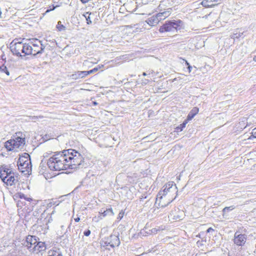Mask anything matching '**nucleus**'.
Instances as JSON below:
<instances>
[{
	"instance_id": "obj_24",
	"label": "nucleus",
	"mask_w": 256,
	"mask_h": 256,
	"mask_svg": "<svg viewBox=\"0 0 256 256\" xmlns=\"http://www.w3.org/2000/svg\"><path fill=\"white\" fill-rule=\"evenodd\" d=\"M56 28L58 31H64L66 30V27L62 24L60 21L58 22V24L56 25Z\"/></svg>"
},
{
	"instance_id": "obj_34",
	"label": "nucleus",
	"mask_w": 256,
	"mask_h": 256,
	"mask_svg": "<svg viewBox=\"0 0 256 256\" xmlns=\"http://www.w3.org/2000/svg\"><path fill=\"white\" fill-rule=\"evenodd\" d=\"M124 216V213L122 212H120L118 215L117 218L118 219L121 220Z\"/></svg>"
},
{
	"instance_id": "obj_36",
	"label": "nucleus",
	"mask_w": 256,
	"mask_h": 256,
	"mask_svg": "<svg viewBox=\"0 0 256 256\" xmlns=\"http://www.w3.org/2000/svg\"><path fill=\"white\" fill-rule=\"evenodd\" d=\"M253 118V116H251V117H249L248 118V120H250L249 122H247V124H246V126H249L250 124H252V122L250 121V120H252V118Z\"/></svg>"
},
{
	"instance_id": "obj_11",
	"label": "nucleus",
	"mask_w": 256,
	"mask_h": 256,
	"mask_svg": "<svg viewBox=\"0 0 256 256\" xmlns=\"http://www.w3.org/2000/svg\"><path fill=\"white\" fill-rule=\"evenodd\" d=\"M158 10L160 12L156 14L160 22L164 20L166 18L168 17L172 13V8H168L166 9H162L161 4L158 6Z\"/></svg>"
},
{
	"instance_id": "obj_12",
	"label": "nucleus",
	"mask_w": 256,
	"mask_h": 256,
	"mask_svg": "<svg viewBox=\"0 0 256 256\" xmlns=\"http://www.w3.org/2000/svg\"><path fill=\"white\" fill-rule=\"evenodd\" d=\"M246 238V235L240 234L238 232L234 234V243L238 246H242L244 244Z\"/></svg>"
},
{
	"instance_id": "obj_7",
	"label": "nucleus",
	"mask_w": 256,
	"mask_h": 256,
	"mask_svg": "<svg viewBox=\"0 0 256 256\" xmlns=\"http://www.w3.org/2000/svg\"><path fill=\"white\" fill-rule=\"evenodd\" d=\"M26 156H20L18 162V166L19 170L22 172L31 170L32 164L30 156L26 154Z\"/></svg>"
},
{
	"instance_id": "obj_29",
	"label": "nucleus",
	"mask_w": 256,
	"mask_h": 256,
	"mask_svg": "<svg viewBox=\"0 0 256 256\" xmlns=\"http://www.w3.org/2000/svg\"><path fill=\"white\" fill-rule=\"evenodd\" d=\"M102 214H99V216L98 217L95 216V217L93 218L92 220H94V222H98L100 220H102Z\"/></svg>"
},
{
	"instance_id": "obj_40",
	"label": "nucleus",
	"mask_w": 256,
	"mask_h": 256,
	"mask_svg": "<svg viewBox=\"0 0 256 256\" xmlns=\"http://www.w3.org/2000/svg\"><path fill=\"white\" fill-rule=\"evenodd\" d=\"M56 6H53L52 7V8H51L50 10H48L46 11V12H50V10H54L55 8H56Z\"/></svg>"
},
{
	"instance_id": "obj_44",
	"label": "nucleus",
	"mask_w": 256,
	"mask_h": 256,
	"mask_svg": "<svg viewBox=\"0 0 256 256\" xmlns=\"http://www.w3.org/2000/svg\"><path fill=\"white\" fill-rule=\"evenodd\" d=\"M253 60L254 61L256 62V55L254 57Z\"/></svg>"
},
{
	"instance_id": "obj_9",
	"label": "nucleus",
	"mask_w": 256,
	"mask_h": 256,
	"mask_svg": "<svg viewBox=\"0 0 256 256\" xmlns=\"http://www.w3.org/2000/svg\"><path fill=\"white\" fill-rule=\"evenodd\" d=\"M172 201V198H168L167 196L159 192L156 196L155 205L158 208H164Z\"/></svg>"
},
{
	"instance_id": "obj_10",
	"label": "nucleus",
	"mask_w": 256,
	"mask_h": 256,
	"mask_svg": "<svg viewBox=\"0 0 256 256\" xmlns=\"http://www.w3.org/2000/svg\"><path fill=\"white\" fill-rule=\"evenodd\" d=\"M104 246H110L112 248L118 246L120 244V240L118 236L116 235H111L104 242Z\"/></svg>"
},
{
	"instance_id": "obj_26",
	"label": "nucleus",
	"mask_w": 256,
	"mask_h": 256,
	"mask_svg": "<svg viewBox=\"0 0 256 256\" xmlns=\"http://www.w3.org/2000/svg\"><path fill=\"white\" fill-rule=\"evenodd\" d=\"M0 71L6 73L7 76L10 75V72L8 70L7 68L4 64L2 66H0Z\"/></svg>"
},
{
	"instance_id": "obj_13",
	"label": "nucleus",
	"mask_w": 256,
	"mask_h": 256,
	"mask_svg": "<svg viewBox=\"0 0 256 256\" xmlns=\"http://www.w3.org/2000/svg\"><path fill=\"white\" fill-rule=\"evenodd\" d=\"M37 242V240L35 236H28L23 244L27 247L28 249L30 251V249H32V246H34Z\"/></svg>"
},
{
	"instance_id": "obj_32",
	"label": "nucleus",
	"mask_w": 256,
	"mask_h": 256,
	"mask_svg": "<svg viewBox=\"0 0 256 256\" xmlns=\"http://www.w3.org/2000/svg\"><path fill=\"white\" fill-rule=\"evenodd\" d=\"M98 68H95L90 70L87 71V73L88 74H89L94 73V72H96V71H98Z\"/></svg>"
},
{
	"instance_id": "obj_1",
	"label": "nucleus",
	"mask_w": 256,
	"mask_h": 256,
	"mask_svg": "<svg viewBox=\"0 0 256 256\" xmlns=\"http://www.w3.org/2000/svg\"><path fill=\"white\" fill-rule=\"evenodd\" d=\"M84 162L82 156L77 151L69 149L51 156L47 162L50 170L60 171L68 169L76 170Z\"/></svg>"
},
{
	"instance_id": "obj_16",
	"label": "nucleus",
	"mask_w": 256,
	"mask_h": 256,
	"mask_svg": "<svg viewBox=\"0 0 256 256\" xmlns=\"http://www.w3.org/2000/svg\"><path fill=\"white\" fill-rule=\"evenodd\" d=\"M178 213H182V212L178 208H175L170 212L168 218L172 220H180V216Z\"/></svg>"
},
{
	"instance_id": "obj_30",
	"label": "nucleus",
	"mask_w": 256,
	"mask_h": 256,
	"mask_svg": "<svg viewBox=\"0 0 256 256\" xmlns=\"http://www.w3.org/2000/svg\"><path fill=\"white\" fill-rule=\"evenodd\" d=\"M20 198H24L25 200H26L28 202H30L31 200H32V198H26L24 194L20 195Z\"/></svg>"
},
{
	"instance_id": "obj_17",
	"label": "nucleus",
	"mask_w": 256,
	"mask_h": 256,
	"mask_svg": "<svg viewBox=\"0 0 256 256\" xmlns=\"http://www.w3.org/2000/svg\"><path fill=\"white\" fill-rule=\"evenodd\" d=\"M146 22L150 26H154L160 22L156 14L153 16L146 20Z\"/></svg>"
},
{
	"instance_id": "obj_14",
	"label": "nucleus",
	"mask_w": 256,
	"mask_h": 256,
	"mask_svg": "<svg viewBox=\"0 0 256 256\" xmlns=\"http://www.w3.org/2000/svg\"><path fill=\"white\" fill-rule=\"evenodd\" d=\"M46 249V246L44 242H37L36 244L32 248V249H30V252L38 254L40 252L45 250Z\"/></svg>"
},
{
	"instance_id": "obj_2",
	"label": "nucleus",
	"mask_w": 256,
	"mask_h": 256,
	"mask_svg": "<svg viewBox=\"0 0 256 256\" xmlns=\"http://www.w3.org/2000/svg\"><path fill=\"white\" fill-rule=\"evenodd\" d=\"M26 140L22 137V134L20 132L16 134L12 139L5 142V148L8 151L15 150L17 148H22L25 144Z\"/></svg>"
},
{
	"instance_id": "obj_45",
	"label": "nucleus",
	"mask_w": 256,
	"mask_h": 256,
	"mask_svg": "<svg viewBox=\"0 0 256 256\" xmlns=\"http://www.w3.org/2000/svg\"><path fill=\"white\" fill-rule=\"evenodd\" d=\"M88 62V61H87V60H85V61L84 62V64H86V63H87Z\"/></svg>"
},
{
	"instance_id": "obj_23",
	"label": "nucleus",
	"mask_w": 256,
	"mask_h": 256,
	"mask_svg": "<svg viewBox=\"0 0 256 256\" xmlns=\"http://www.w3.org/2000/svg\"><path fill=\"white\" fill-rule=\"evenodd\" d=\"M188 121L186 120L182 124H180L176 128V132H180L183 130V128L186 127Z\"/></svg>"
},
{
	"instance_id": "obj_37",
	"label": "nucleus",
	"mask_w": 256,
	"mask_h": 256,
	"mask_svg": "<svg viewBox=\"0 0 256 256\" xmlns=\"http://www.w3.org/2000/svg\"><path fill=\"white\" fill-rule=\"evenodd\" d=\"M152 72H153V71L150 72H148V74H147V73H146V72H144L142 73V75H143L144 76H146L150 75V72H151V73H152Z\"/></svg>"
},
{
	"instance_id": "obj_20",
	"label": "nucleus",
	"mask_w": 256,
	"mask_h": 256,
	"mask_svg": "<svg viewBox=\"0 0 256 256\" xmlns=\"http://www.w3.org/2000/svg\"><path fill=\"white\" fill-rule=\"evenodd\" d=\"M198 108L194 107L188 114L186 120L188 122L191 120L198 112Z\"/></svg>"
},
{
	"instance_id": "obj_39",
	"label": "nucleus",
	"mask_w": 256,
	"mask_h": 256,
	"mask_svg": "<svg viewBox=\"0 0 256 256\" xmlns=\"http://www.w3.org/2000/svg\"><path fill=\"white\" fill-rule=\"evenodd\" d=\"M212 230H214L212 228H210L207 230L206 232H210Z\"/></svg>"
},
{
	"instance_id": "obj_18",
	"label": "nucleus",
	"mask_w": 256,
	"mask_h": 256,
	"mask_svg": "<svg viewBox=\"0 0 256 256\" xmlns=\"http://www.w3.org/2000/svg\"><path fill=\"white\" fill-rule=\"evenodd\" d=\"M88 75L87 71H78L75 74H72L71 77L72 79L76 80L80 78H83Z\"/></svg>"
},
{
	"instance_id": "obj_47",
	"label": "nucleus",
	"mask_w": 256,
	"mask_h": 256,
	"mask_svg": "<svg viewBox=\"0 0 256 256\" xmlns=\"http://www.w3.org/2000/svg\"><path fill=\"white\" fill-rule=\"evenodd\" d=\"M122 57L124 58L123 59L126 58V56H122Z\"/></svg>"
},
{
	"instance_id": "obj_4",
	"label": "nucleus",
	"mask_w": 256,
	"mask_h": 256,
	"mask_svg": "<svg viewBox=\"0 0 256 256\" xmlns=\"http://www.w3.org/2000/svg\"><path fill=\"white\" fill-rule=\"evenodd\" d=\"M0 178L3 182L10 186L14 184L18 181L16 174L8 168H2L0 170Z\"/></svg>"
},
{
	"instance_id": "obj_42",
	"label": "nucleus",
	"mask_w": 256,
	"mask_h": 256,
	"mask_svg": "<svg viewBox=\"0 0 256 256\" xmlns=\"http://www.w3.org/2000/svg\"><path fill=\"white\" fill-rule=\"evenodd\" d=\"M74 220L76 222H78L80 220V218H74Z\"/></svg>"
},
{
	"instance_id": "obj_6",
	"label": "nucleus",
	"mask_w": 256,
	"mask_h": 256,
	"mask_svg": "<svg viewBox=\"0 0 256 256\" xmlns=\"http://www.w3.org/2000/svg\"><path fill=\"white\" fill-rule=\"evenodd\" d=\"M27 44L29 48L28 51H30L28 52V55L33 54L36 56L37 54H41L44 48L41 44V42L38 39H34L32 40H30Z\"/></svg>"
},
{
	"instance_id": "obj_31",
	"label": "nucleus",
	"mask_w": 256,
	"mask_h": 256,
	"mask_svg": "<svg viewBox=\"0 0 256 256\" xmlns=\"http://www.w3.org/2000/svg\"><path fill=\"white\" fill-rule=\"evenodd\" d=\"M251 134H252L251 136H250L248 139H250L251 137L256 138V128H254V129H253Z\"/></svg>"
},
{
	"instance_id": "obj_33",
	"label": "nucleus",
	"mask_w": 256,
	"mask_h": 256,
	"mask_svg": "<svg viewBox=\"0 0 256 256\" xmlns=\"http://www.w3.org/2000/svg\"><path fill=\"white\" fill-rule=\"evenodd\" d=\"M90 230H88L84 232V234L85 236H88L90 234Z\"/></svg>"
},
{
	"instance_id": "obj_27",
	"label": "nucleus",
	"mask_w": 256,
	"mask_h": 256,
	"mask_svg": "<svg viewBox=\"0 0 256 256\" xmlns=\"http://www.w3.org/2000/svg\"><path fill=\"white\" fill-rule=\"evenodd\" d=\"M242 34V33L240 32L234 33L230 36V38L234 40H235L236 38H240Z\"/></svg>"
},
{
	"instance_id": "obj_38",
	"label": "nucleus",
	"mask_w": 256,
	"mask_h": 256,
	"mask_svg": "<svg viewBox=\"0 0 256 256\" xmlns=\"http://www.w3.org/2000/svg\"><path fill=\"white\" fill-rule=\"evenodd\" d=\"M188 70L189 73H190L191 72V71H192V66H188Z\"/></svg>"
},
{
	"instance_id": "obj_19",
	"label": "nucleus",
	"mask_w": 256,
	"mask_h": 256,
	"mask_svg": "<svg viewBox=\"0 0 256 256\" xmlns=\"http://www.w3.org/2000/svg\"><path fill=\"white\" fill-rule=\"evenodd\" d=\"M48 256H63L60 249L54 248L48 252Z\"/></svg>"
},
{
	"instance_id": "obj_21",
	"label": "nucleus",
	"mask_w": 256,
	"mask_h": 256,
	"mask_svg": "<svg viewBox=\"0 0 256 256\" xmlns=\"http://www.w3.org/2000/svg\"><path fill=\"white\" fill-rule=\"evenodd\" d=\"M99 214H101L102 216V217H104L108 215L114 216V212H113L112 208H110L106 209V210H104L103 212L101 210L100 212H99Z\"/></svg>"
},
{
	"instance_id": "obj_8",
	"label": "nucleus",
	"mask_w": 256,
	"mask_h": 256,
	"mask_svg": "<svg viewBox=\"0 0 256 256\" xmlns=\"http://www.w3.org/2000/svg\"><path fill=\"white\" fill-rule=\"evenodd\" d=\"M182 22L180 20L166 22L164 24L160 27L159 31L160 32H164L176 30L177 28L180 26Z\"/></svg>"
},
{
	"instance_id": "obj_5",
	"label": "nucleus",
	"mask_w": 256,
	"mask_h": 256,
	"mask_svg": "<svg viewBox=\"0 0 256 256\" xmlns=\"http://www.w3.org/2000/svg\"><path fill=\"white\" fill-rule=\"evenodd\" d=\"M163 190L160 192L163 194L167 196L168 198H172L174 200L177 196V187L176 184L172 182H168L163 186Z\"/></svg>"
},
{
	"instance_id": "obj_28",
	"label": "nucleus",
	"mask_w": 256,
	"mask_h": 256,
	"mask_svg": "<svg viewBox=\"0 0 256 256\" xmlns=\"http://www.w3.org/2000/svg\"><path fill=\"white\" fill-rule=\"evenodd\" d=\"M90 14H88L87 12L85 15H84V16H85L86 20L87 21L88 24H90L92 23V21L90 20Z\"/></svg>"
},
{
	"instance_id": "obj_43",
	"label": "nucleus",
	"mask_w": 256,
	"mask_h": 256,
	"mask_svg": "<svg viewBox=\"0 0 256 256\" xmlns=\"http://www.w3.org/2000/svg\"><path fill=\"white\" fill-rule=\"evenodd\" d=\"M186 64L188 66H190V64L187 61H186Z\"/></svg>"
},
{
	"instance_id": "obj_25",
	"label": "nucleus",
	"mask_w": 256,
	"mask_h": 256,
	"mask_svg": "<svg viewBox=\"0 0 256 256\" xmlns=\"http://www.w3.org/2000/svg\"><path fill=\"white\" fill-rule=\"evenodd\" d=\"M164 228H160V227H158V228H152V230H150V232H148V234H156L158 232V231H160V230H163Z\"/></svg>"
},
{
	"instance_id": "obj_22",
	"label": "nucleus",
	"mask_w": 256,
	"mask_h": 256,
	"mask_svg": "<svg viewBox=\"0 0 256 256\" xmlns=\"http://www.w3.org/2000/svg\"><path fill=\"white\" fill-rule=\"evenodd\" d=\"M236 208V206H226V207H225L224 208H223L222 210V216H224L225 215H226L230 211H232V210H234L235 208Z\"/></svg>"
},
{
	"instance_id": "obj_3",
	"label": "nucleus",
	"mask_w": 256,
	"mask_h": 256,
	"mask_svg": "<svg viewBox=\"0 0 256 256\" xmlns=\"http://www.w3.org/2000/svg\"><path fill=\"white\" fill-rule=\"evenodd\" d=\"M28 46L26 42H20L18 40H14L10 44V48L12 53L18 56H22V54H24V56L28 54Z\"/></svg>"
},
{
	"instance_id": "obj_15",
	"label": "nucleus",
	"mask_w": 256,
	"mask_h": 256,
	"mask_svg": "<svg viewBox=\"0 0 256 256\" xmlns=\"http://www.w3.org/2000/svg\"><path fill=\"white\" fill-rule=\"evenodd\" d=\"M222 2V0H203L201 4L204 7H212Z\"/></svg>"
},
{
	"instance_id": "obj_35",
	"label": "nucleus",
	"mask_w": 256,
	"mask_h": 256,
	"mask_svg": "<svg viewBox=\"0 0 256 256\" xmlns=\"http://www.w3.org/2000/svg\"><path fill=\"white\" fill-rule=\"evenodd\" d=\"M148 82V80L146 79H144L142 80V84H146Z\"/></svg>"
},
{
	"instance_id": "obj_41",
	"label": "nucleus",
	"mask_w": 256,
	"mask_h": 256,
	"mask_svg": "<svg viewBox=\"0 0 256 256\" xmlns=\"http://www.w3.org/2000/svg\"><path fill=\"white\" fill-rule=\"evenodd\" d=\"M80 0L82 2V3H83V4H86L89 1V0Z\"/></svg>"
},
{
	"instance_id": "obj_46",
	"label": "nucleus",
	"mask_w": 256,
	"mask_h": 256,
	"mask_svg": "<svg viewBox=\"0 0 256 256\" xmlns=\"http://www.w3.org/2000/svg\"><path fill=\"white\" fill-rule=\"evenodd\" d=\"M93 104H94V105H96V104H97V102H93Z\"/></svg>"
}]
</instances>
